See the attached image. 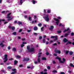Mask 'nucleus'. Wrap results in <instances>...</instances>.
<instances>
[{
  "label": "nucleus",
  "mask_w": 74,
  "mask_h": 74,
  "mask_svg": "<svg viewBox=\"0 0 74 74\" xmlns=\"http://www.w3.org/2000/svg\"><path fill=\"white\" fill-rule=\"evenodd\" d=\"M16 57L17 58H21V57L19 56H16Z\"/></svg>",
  "instance_id": "72a5a7b5"
},
{
  "label": "nucleus",
  "mask_w": 74,
  "mask_h": 74,
  "mask_svg": "<svg viewBox=\"0 0 74 74\" xmlns=\"http://www.w3.org/2000/svg\"><path fill=\"white\" fill-rule=\"evenodd\" d=\"M41 53H38V55H39L38 56V58H40V56H41Z\"/></svg>",
  "instance_id": "a878e982"
},
{
  "label": "nucleus",
  "mask_w": 74,
  "mask_h": 74,
  "mask_svg": "<svg viewBox=\"0 0 74 74\" xmlns=\"http://www.w3.org/2000/svg\"><path fill=\"white\" fill-rule=\"evenodd\" d=\"M68 35H69V34H65L64 36H65V37H66V36H67Z\"/></svg>",
  "instance_id": "79ce46f5"
},
{
  "label": "nucleus",
  "mask_w": 74,
  "mask_h": 74,
  "mask_svg": "<svg viewBox=\"0 0 74 74\" xmlns=\"http://www.w3.org/2000/svg\"><path fill=\"white\" fill-rule=\"evenodd\" d=\"M58 19H61V18H60V17H58Z\"/></svg>",
  "instance_id": "0e129e2a"
},
{
  "label": "nucleus",
  "mask_w": 74,
  "mask_h": 74,
  "mask_svg": "<svg viewBox=\"0 0 74 74\" xmlns=\"http://www.w3.org/2000/svg\"><path fill=\"white\" fill-rule=\"evenodd\" d=\"M34 35H37V33H34Z\"/></svg>",
  "instance_id": "4d7b16f0"
},
{
  "label": "nucleus",
  "mask_w": 74,
  "mask_h": 74,
  "mask_svg": "<svg viewBox=\"0 0 74 74\" xmlns=\"http://www.w3.org/2000/svg\"><path fill=\"white\" fill-rule=\"evenodd\" d=\"M27 49L28 50L29 52H33L34 51V48H32L30 49V46H27Z\"/></svg>",
  "instance_id": "7ed1b4c3"
},
{
  "label": "nucleus",
  "mask_w": 74,
  "mask_h": 74,
  "mask_svg": "<svg viewBox=\"0 0 74 74\" xmlns=\"http://www.w3.org/2000/svg\"><path fill=\"white\" fill-rule=\"evenodd\" d=\"M71 35L72 36H74V33H72L71 34Z\"/></svg>",
  "instance_id": "603ef678"
},
{
  "label": "nucleus",
  "mask_w": 74,
  "mask_h": 74,
  "mask_svg": "<svg viewBox=\"0 0 74 74\" xmlns=\"http://www.w3.org/2000/svg\"><path fill=\"white\" fill-rule=\"evenodd\" d=\"M22 66H23L22 65H19V67H22Z\"/></svg>",
  "instance_id": "13d9d810"
},
{
  "label": "nucleus",
  "mask_w": 74,
  "mask_h": 74,
  "mask_svg": "<svg viewBox=\"0 0 74 74\" xmlns=\"http://www.w3.org/2000/svg\"><path fill=\"white\" fill-rule=\"evenodd\" d=\"M56 45V43H54V44H53V46Z\"/></svg>",
  "instance_id": "338daca9"
},
{
  "label": "nucleus",
  "mask_w": 74,
  "mask_h": 74,
  "mask_svg": "<svg viewBox=\"0 0 74 74\" xmlns=\"http://www.w3.org/2000/svg\"><path fill=\"white\" fill-rule=\"evenodd\" d=\"M37 60H38V63H40V58H38Z\"/></svg>",
  "instance_id": "4be33fe9"
},
{
  "label": "nucleus",
  "mask_w": 74,
  "mask_h": 74,
  "mask_svg": "<svg viewBox=\"0 0 74 74\" xmlns=\"http://www.w3.org/2000/svg\"><path fill=\"white\" fill-rule=\"evenodd\" d=\"M37 3V1H36L33 0L32 1V3L34 4H35Z\"/></svg>",
  "instance_id": "4468645a"
},
{
  "label": "nucleus",
  "mask_w": 74,
  "mask_h": 74,
  "mask_svg": "<svg viewBox=\"0 0 74 74\" xmlns=\"http://www.w3.org/2000/svg\"><path fill=\"white\" fill-rule=\"evenodd\" d=\"M64 25L61 23H60L59 24V26H63V27H64Z\"/></svg>",
  "instance_id": "a211bd4d"
},
{
  "label": "nucleus",
  "mask_w": 74,
  "mask_h": 74,
  "mask_svg": "<svg viewBox=\"0 0 74 74\" xmlns=\"http://www.w3.org/2000/svg\"><path fill=\"white\" fill-rule=\"evenodd\" d=\"M68 43L69 44H71V42L69 41L68 42Z\"/></svg>",
  "instance_id": "3c124183"
},
{
  "label": "nucleus",
  "mask_w": 74,
  "mask_h": 74,
  "mask_svg": "<svg viewBox=\"0 0 74 74\" xmlns=\"http://www.w3.org/2000/svg\"><path fill=\"white\" fill-rule=\"evenodd\" d=\"M53 20L57 22H56V25H59V19L57 18H54Z\"/></svg>",
  "instance_id": "423d86ee"
},
{
  "label": "nucleus",
  "mask_w": 74,
  "mask_h": 74,
  "mask_svg": "<svg viewBox=\"0 0 74 74\" xmlns=\"http://www.w3.org/2000/svg\"><path fill=\"white\" fill-rule=\"evenodd\" d=\"M42 25V24H41V23H39L38 24V26L39 27L41 26Z\"/></svg>",
  "instance_id": "e433bc0d"
},
{
  "label": "nucleus",
  "mask_w": 74,
  "mask_h": 74,
  "mask_svg": "<svg viewBox=\"0 0 74 74\" xmlns=\"http://www.w3.org/2000/svg\"><path fill=\"white\" fill-rule=\"evenodd\" d=\"M54 52L55 53H59L60 54V53H61V52H60V50H58V49H56L54 50Z\"/></svg>",
  "instance_id": "0eeeda50"
},
{
  "label": "nucleus",
  "mask_w": 74,
  "mask_h": 74,
  "mask_svg": "<svg viewBox=\"0 0 74 74\" xmlns=\"http://www.w3.org/2000/svg\"><path fill=\"white\" fill-rule=\"evenodd\" d=\"M24 17L25 18H27V16H25Z\"/></svg>",
  "instance_id": "bf43d9fd"
},
{
  "label": "nucleus",
  "mask_w": 74,
  "mask_h": 74,
  "mask_svg": "<svg viewBox=\"0 0 74 74\" xmlns=\"http://www.w3.org/2000/svg\"><path fill=\"white\" fill-rule=\"evenodd\" d=\"M12 50L13 51H16V48H13Z\"/></svg>",
  "instance_id": "58836bf2"
},
{
  "label": "nucleus",
  "mask_w": 74,
  "mask_h": 74,
  "mask_svg": "<svg viewBox=\"0 0 74 74\" xmlns=\"http://www.w3.org/2000/svg\"><path fill=\"white\" fill-rule=\"evenodd\" d=\"M44 30V27H42V28H41V31H42Z\"/></svg>",
  "instance_id": "a19ab883"
},
{
  "label": "nucleus",
  "mask_w": 74,
  "mask_h": 74,
  "mask_svg": "<svg viewBox=\"0 0 74 74\" xmlns=\"http://www.w3.org/2000/svg\"><path fill=\"white\" fill-rule=\"evenodd\" d=\"M0 45H1L2 47H4V46H5V45L3 44V43H1V44H0Z\"/></svg>",
  "instance_id": "2eb2a0df"
},
{
  "label": "nucleus",
  "mask_w": 74,
  "mask_h": 74,
  "mask_svg": "<svg viewBox=\"0 0 74 74\" xmlns=\"http://www.w3.org/2000/svg\"><path fill=\"white\" fill-rule=\"evenodd\" d=\"M3 73H4V74H6V73H7V72L4 71V70H2L1 71H0V74H3Z\"/></svg>",
  "instance_id": "9b49d317"
},
{
  "label": "nucleus",
  "mask_w": 74,
  "mask_h": 74,
  "mask_svg": "<svg viewBox=\"0 0 74 74\" xmlns=\"http://www.w3.org/2000/svg\"><path fill=\"white\" fill-rule=\"evenodd\" d=\"M27 44V43L24 42H23L22 44L21 45V47L22 48L23 47H24V44Z\"/></svg>",
  "instance_id": "f8f14e48"
},
{
  "label": "nucleus",
  "mask_w": 74,
  "mask_h": 74,
  "mask_svg": "<svg viewBox=\"0 0 74 74\" xmlns=\"http://www.w3.org/2000/svg\"><path fill=\"white\" fill-rule=\"evenodd\" d=\"M1 21H4V20L0 19V22H1Z\"/></svg>",
  "instance_id": "de8ad7c7"
},
{
  "label": "nucleus",
  "mask_w": 74,
  "mask_h": 74,
  "mask_svg": "<svg viewBox=\"0 0 74 74\" xmlns=\"http://www.w3.org/2000/svg\"><path fill=\"white\" fill-rule=\"evenodd\" d=\"M42 39V36H40L39 38V40H41Z\"/></svg>",
  "instance_id": "49530a36"
},
{
  "label": "nucleus",
  "mask_w": 74,
  "mask_h": 74,
  "mask_svg": "<svg viewBox=\"0 0 74 74\" xmlns=\"http://www.w3.org/2000/svg\"><path fill=\"white\" fill-rule=\"evenodd\" d=\"M9 60H13V58H11Z\"/></svg>",
  "instance_id": "5fc2aeb1"
},
{
  "label": "nucleus",
  "mask_w": 74,
  "mask_h": 74,
  "mask_svg": "<svg viewBox=\"0 0 74 74\" xmlns=\"http://www.w3.org/2000/svg\"><path fill=\"white\" fill-rule=\"evenodd\" d=\"M53 73H57V71L55 70H53Z\"/></svg>",
  "instance_id": "c03bdc74"
},
{
  "label": "nucleus",
  "mask_w": 74,
  "mask_h": 74,
  "mask_svg": "<svg viewBox=\"0 0 74 74\" xmlns=\"http://www.w3.org/2000/svg\"><path fill=\"white\" fill-rule=\"evenodd\" d=\"M11 13L8 14L7 16V18H9V19L8 20V21H10V20H12V19H13V16H11L10 15H11Z\"/></svg>",
  "instance_id": "f257e3e1"
},
{
  "label": "nucleus",
  "mask_w": 74,
  "mask_h": 74,
  "mask_svg": "<svg viewBox=\"0 0 74 74\" xmlns=\"http://www.w3.org/2000/svg\"><path fill=\"white\" fill-rule=\"evenodd\" d=\"M35 64H37L38 63H39L38 62H37V61H35L34 62Z\"/></svg>",
  "instance_id": "a18cd8bd"
},
{
  "label": "nucleus",
  "mask_w": 74,
  "mask_h": 74,
  "mask_svg": "<svg viewBox=\"0 0 74 74\" xmlns=\"http://www.w3.org/2000/svg\"><path fill=\"white\" fill-rule=\"evenodd\" d=\"M69 28H68L67 29H65L64 31L63 32L64 33V32H67V31H68V30H69Z\"/></svg>",
  "instance_id": "aec40b11"
},
{
  "label": "nucleus",
  "mask_w": 74,
  "mask_h": 74,
  "mask_svg": "<svg viewBox=\"0 0 74 74\" xmlns=\"http://www.w3.org/2000/svg\"><path fill=\"white\" fill-rule=\"evenodd\" d=\"M38 29V28H37V27H35L34 28V30H37Z\"/></svg>",
  "instance_id": "f3484780"
},
{
  "label": "nucleus",
  "mask_w": 74,
  "mask_h": 74,
  "mask_svg": "<svg viewBox=\"0 0 74 74\" xmlns=\"http://www.w3.org/2000/svg\"><path fill=\"white\" fill-rule=\"evenodd\" d=\"M73 52L72 51H71L69 53V54L70 55H73Z\"/></svg>",
  "instance_id": "7c9ffc66"
},
{
  "label": "nucleus",
  "mask_w": 74,
  "mask_h": 74,
  "mask_svg": "<svg viewBox=\"0 0 74 74\" xmlns=\"http://www.w3.org/2000/svg\"><path fill=\"white\" fill-rule=\"evenodd\" d=\"M57 33H59V34H60V33H62V31H58L57 32Z\"/></svg>",
  "instance_id": "4c0bfd02"
},
{
  "label": "nucleus",
  "mask_w": 74,
  "mask_h": 74,
  "mask_svg": "<svg viewBox=\"0 0 74 74\" xmlns=\"http://www.w3.org/2000/svg\"><path fill=\"white\" fill-rule=\"evenodd\" d=\"M8 56V55H7V54H5V55L3 59L4 62H7V60H8V59H7Z\"/></svg>",
  "instance_id": "20e7f679"
},
{
  "label": "nucleus",
  "mask_w": 74,
  "mask_h": 74,
  "mask_svg": "<svg viewBox=\"0 0 74 74\" xmlns=\"http://www.w3.org/2000/svg\"><path fill=\"white\" fill-rule=\"evenodd\" d=\"M70 66H71V67H74V65H73L72 64H70Z\"/></svg>",
  "instance_id": "c9c22d12"
},
{
  "label": "nucleus",
  "mask_w": 74,
  "mask_h": 74,
  "mask_svg": "<svg viewBox=\"0 0 74 74\" xmlns=\"http://www.w3.org/2000/svg\"><path fill=\"white\" fill-rule=\"evenodd\" d=\"M12 69V67L10 66H8L7 67V69H9V70L10 69Z\"/></svg>",
  "instance_id": "5701e85b"
},
{
  "label": "nucleus",
  "mask_w": 74,
  "mask_h": 74,
  "mask_svg": "<svg viewBox=\"0 0 74 74\" xmlns=\"http://www.w3.org/2000/svg\"><path fill=\"white\" fill-rule=\"evenodd\" d=\"M64 52H65L66 55H67V54H68V53H69V51H66L64 50Z\"/></svg>",
  "instance_id": "6ab92c4d"
},
{
  "label": "nucleus",
  "mask_w": 74,
  "mask_h": 74,
  "mask_svg": "<svg viewBox=\"0 0 74 74\" xmlns=\"http://www.w3.org/2000/svg\"><path fill=\"white\" fill-rule=\"evenodd\" d=\"M12 30H15V27H12Z\"/></svg>",
  "instance_id": "f704fd0d"
},
{
  "label": "nucleus",
  "mask_w": 74,
  "mask_h": 74,
  "mask_svg": "<svg viewBox=\"0 0 74 74\" xmlns=\"http://www.w3.org/2000/svg\"><path fill=\"white\" fill-rule=\"evenodd\" d=\"M48 44H49V42L48 41L46 42V44L48 45Z\"/></svg>",
  "instance_id": "69168bd1"
},
{
  "label": "nucleus",
  "mask_w": 74,
  "mask_h": 74,
  "mask_svg": "<svg viewBox=\"0 0 74 74\" xmlns=\"http://www.w3.org/2000/svg\"><path fill=\"white\" fill-rule=\"evenodd\" d=\"M40 73L41 74H47V73L45 72V73H44L43 72H41Z\"/></svg>",
  "instance_id": "c85d7f7f"
},
{
  "label": "nucleus",
  "mask_w": 74,
  "mask_h": 74,
  "mask_svg": "<svg viewBox=\"0 0 74 74\" xmlns=\"http://www.w3.org/2000/svg\"><path fill=\"white\" fill-rule=\"evenodd\" d=\"M42 41L43 42V43H45V39H44Z\"/></svg>",
  "instance_id": "ea45409f"
},
{
  "label": "nucleus",
  "mask_w": 74,
  "mask_h": 74,
  "mask_svg": "<svg viewBox=\"0 0 74 74\" xmlns=\"http://www.w3.org/2000/svg\"><path fill=\"white\" fill-rule=\"evenodd\" d=\"M54 27H53V26H51L49 28V29L50 30H52L53 29Z\"/></svg>",
  "instance_id": "ddd939ff"
},
{
  "label": "nucleus",
  "mask_w": 74,
  "mask_h": 74,
  "mask_svg": "<svg viewBox=\"0 0 74 74\" xmlns=\"http://www.w3.org/2000/svg\"><path fill=\"white\" fill-rule=\"evenodd\" d=\"M63 41L64 42H67V41H68V40H67L66 38H65L63 40Z\"/></svg>",
  "instance_id": "dca6fc26"
},
{
  "label": "nucleus",
  "mask_w": 74,
  "mask_h": 74,
  "mask_svg": "<svg viewBox=\"0 0 74 74\" xmlns=\"http://www.w3.org/2000/svg\"><path fill=\"white\" fill-rule=\"evenodd\" d=\"M42 60H46V58H45V57H42Z\"/></svg>",
  "instance_id": "2f4dec72"
},
{
  "label": "nucleus",
  "mask_w": 74,
  "mask_h": 74,
  "mask_svg": "<svg viewBox=\"0 0 74 74\" xmlns=\"http://www.w3.org/2000/svg\"><path fill=\"white\" fill-rule=\"evenodd\" d=\"M50 66H48L47 67V69H50Z\"/></svg>",
  "instance_id": "864d4df0"
},
{
  "label": "nucleus",
  "mask_w": 74,
  "mask_h": 74,
  "mask_svg": "<svg viewBox=\"0 0 74 74\" xmlns=\"http://www.w3.org/2000/svg\"><path fill=\"white\" fill-rule=\"evenodd\" d=\"M46 55H50V56H51V54H50V53H48V52H47L46 53Z\"/></svg>",
  "instance_id": "c756f323"
},
{
  "label": "nucleus",
  "mask_w": 74,
  "mask_h": 74,
  "mask_svg": "<svg viewBox=\"0 0 74 74\" xmlns=\"http://www.w3.org/2000/svg\"><path fill=\"white\" fill-rule=\"evenodd\" d=\"M20 5H22V3H23V1H22V0H20Z\"/></svg>",
  "instance_id": "bb28decb"
},
{
  "label": "nucleus",
  "mask_w": 74,
  "mask_h": 74,
  "mask_svg": "<svg viewBox=\"0 0 74 74\" xmlns=\"http://www.w3.org/2000/svg\"><path fill=\"white\" fill-rule=\"evenodd\" d=\"M12 71H13V72H12L11 73V74H16V69H12Z\"/></svg>",
  "instance_id": "6e6552de"
},
{
  "label": "nucleus",
  "mask_w": 74,
  "mask_h": 74,
  "mask_svg": "<svg viewBox=\"0 0 74 74\" xmlns=\"http://www.w3.org/2000/svg\"><path fill=\"white\" fill-rule=\"evenodd\" d=\"M18 25H22V22H21L18 21Z\"/></svg>",
  "instance_id": "cd10ccee"
},
{
  "label": "nucleus",
  "mask_w": 74,
  "mask_h": 74,
  "mask_svg": "<svg viewBox=\"0 0 74 74\" xmlns=\"http://www.w3.org/2000/svg\"><path fill=\"white\" fill-rule=\"evenodd\" d=\"M9 28L10 29H11V28H12V27H11V26H9Z\"/></svg>",
  "instance_id": "052dcab7"
},
{
  "label": "nucleus",
  "mask_w": 74,
  "mask_h": 74,
  "mask_svg": "<svg viewBox=\"0 0 74 74\" xmlns=\"http://www.w3.org/2000/svg\"><path fill=\"white\" fill-rule=\"evenodd\" d=\"M51 10H48L47 11V12L48 14H50V12H51Z\"/></svg>",
  "instance_id": "393cba45"
},
{
  "label": "nucleus",
  "mask_w": 74,
  "mask_h": 74,
  "mask_svg": "<svg viewBox=\"0 0 74 74\" xmlns=\"http://www.w3.org/2000/svg\"><path fill=\"white\" fill-rule=\"evenodd\" d=\"M28 19L29 21H32V18H31V17L30 16L28 17Z\"/></svg>",
  "instance_id": "b1692460"
},
{
  "label": "nucleus",
  "mask_w": 74,
  "mask_h": 74,
  "mask_svg": "<svg viewBox=\"0 0 74 74\" xmlns=\"http://www.w3.org/2000/svg\"><path fill=\"white\" fill-rule=\"evenodd\" d=\"M22 29H20L19 31V32L20 33V32H22Z\"/></svg>",
  "instance_id": "09e8293b"
},
{
  "label": "nucleus",
  "mask_w": 74,
  "mask_h": 74,
  "mask_svg": "<svg viewBox=\"0 0 74 74\" xmlns=\"http://www.w3.org/2000/svg\"><path fill=\"white\" fill-rule=\"evenodd\" d=\"M17 62H18V61H15L14 62V64H16V63H17Z\"/></svg>",
  "instance_id": "473e14b6"
},
{
  "label": "nucleus",
  "mask_w": 74,
  "mask_h": 74,
  "mask_svg": "<svg viewBox=\"0 0 74 74\" xmlns=\"http://www.w3.org/2000/svg\"><path fill=\"white\" fill-rule=\"evenodd\" d=\"M43 18L45 19V21L46 22H48L49 21V17H48V15L47 14L46 16L45 17H44Z\"/></svg>",
  "instance_id": "39448f33"
},
{
  "label": "nucleus",
  "mask_w": 74,
  "mask_h": 74,
  "mask_svg": "<svg viewBox=\"0 0 74 74\" xmlns=\"http://www.w3.org/2000/svg\"><path fill=\"white\" fill-rule=\"evenodd\" d=\"M57 37H58L57 36H52L51 37V38H55V39L53 40V41H56V40H57Z\"/></svg>",
  "instance_id": "1a4fd4ad"
},
{
  "label": "nucleus",
  "mask_w": 74,
  "mask_h": 74,
  "mask_svg": "<svg viewBox=\"0 0 74 74\" xmlns=\"http://www.w3.org/2000/svg\"><path fill=\"white\" fill-rule=\"evenodd\" d=\"M44 13H45H45H46V10H44Z\"/></svg>",
  "instance_id": "680f3d73"
},
{
  "label": "nucleus",
  "mask_w": 74,
  "mask_h": 74,
  "mask_svg": "<svg viewBox=\"0 0 74 74\" xmlns=\"http://www.w3.org/2000/svg\"><path fill=\"white\" fill-rule=\"evenodd\" d=\"M31 32V30H27V32H28V33H29V32Z\"/></svg>",
  "instance_id": "8fccbe9b"
},
{
  "label": "nucleus",
  "mask_w": 74,
  "mask_h": 74,
  "mask_svg": "<svg viewBox=\"0 0 74 74\" xmlns=\"http://www.w3.org/2000/svg\"><path fill=\"white\" fill-rule=\"evenodd\" d=\"M56 59H58L59 61H60V63H64V62H65V60H66L65 59L63 58V61H61V60L60 59V58L58 57H57V58H56Z\"/></svg>",
  "instance_id": "f03ea898"
},
{
  "label": "nucleus",
  "mask_w": 74,
  "mask_h": 74,
  "mask_svg": "<svg viewBox=\"0 0 74 74\" xmlns=\"http://www.w3.org/2000/svg\"><path fill=\"white\" fill-rule=\"evenodd\" d=\"M22 40L23 41H24V40H25V38L22 39Z\"/></svg>",
  "instance_id": "774afa93"
},
{
  "label": "nucleus",
  "mask_w": 74,
  "mask_h": 74,
  "mask_svg": "<svg viewBox=\"0 0 74 74\" xmlns=\"http://www.w3.org/2000/svg\"><path fill=\"white\" fill-rule=\"evenodd\" d=\"M8 49H11V47L10 46L8 47Z\"/></svg>",
  "instance_id": "6e6d98bb"
},
{
  "label": "nucleus",
  "mask_w": 74,
  "mask_h": 74,
  "mask_svg": "<svg viewBox=\"0 0 74 74\" xmlns=\"http://www.w3.org/2000/svg\"><path fill=\"white\" fill-rule=\"evenodd\" d=\"M8 22H5L4 23V24H6V23H8Z\"/></svg>",
  "instance_id": "e2e57ef3"
},
{
  "label": "nucleus",
  "mask_w": 74,
  "mask_h": 74,
  "mask_svg": "<svg viewBox=\"0 0 74 74\" xmlns=\"http://www.w3.org/2000/svg\"><path fill=\"white\" fill-rule=\"evenodd\" d=\"M29 60V58H24L23 60V61H25L26 62H28Z\"/></svg>",
  "instance_id": "9d476101"
},
{
  "label": "nucleus",
  "mask_w": 74,
  "mask_h": 74,
  "mask_svg": "<svg viewBox=\"0 0 74 74\" xmlns=\"http://www.w3.org/2000/svg\"><path fill=\"white\" fill-rule=\"evenodd\" d=\"M33 67L34 66H32V67L29 66H27V68H28V69H32Z\"/></svg>",
  "instance_id": "412c9836"
},
{
  "label": "nucleus",
  "mask_w": 74,
  "mask_h": 74,
  "mask_svg": "<svg viewBox=\"0 0 74 74\" xmlns=\"http://www.w3.org/2000/svg\"><path fill=\"white\" fill-rule=\"evenodd\" d=\"M16 34V32H14L13 33V34L14 35H15Z\"/></svg>",
  "instance_id": "37998d69"
}]
</instances>
